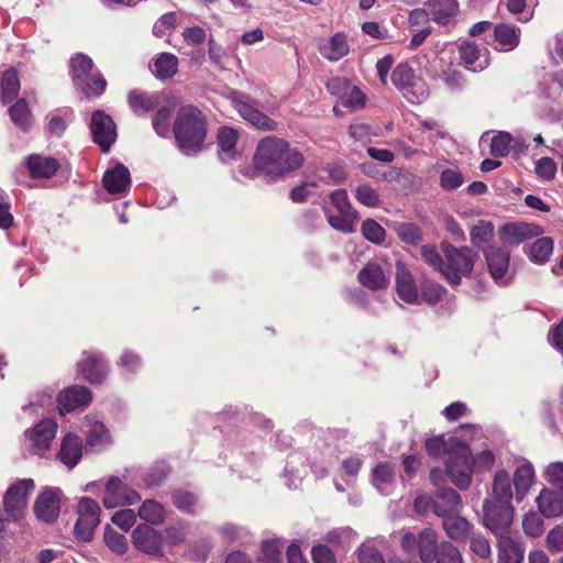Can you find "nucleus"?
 <instances>
[{
    "instance_id": "45",
    "label": "nucleus",
    "mask_w": 563,
    "mask_h": 563,
    "mask_svg": "<svg viewBox=\"0 0 563 563\" xmlns=\"http://www.w3.org/2000/svg\"><path fill=\"white\" fill-rule=\"evenodd\" d=\"M175 104L158 106V110L155 113L152 124L155 132L163 137L169 134L170 117Z\"/></svg>"
},
{
    "instance_id": "19",
    "label": "nucleus",
    "mask_w": 563,
    "mask_h": 563,
    "mask_svg": "<svg viewBox=\"0 0 563 563\" xmlns=\"http://www.w3.org/2000/svg\"><path fill=\"white\" fill-rule=\"evenodd\" d=\"M431 19L440 25L455 23L460 5L456 0H429L426 3Z\"/></svg>"
},
{
    "instance_id": "23",
    "label": "nucleus",
    "mask_w": 563,
    "mask_h": 563,
    "mask_svg": "<svg viewBox=\"0 0 563 563\" xmlns=\"http://www.w3.org/2000/svg\"><path fill=\"white\" fill-rule=\"evenodd\" d=\"M102 181L109 194H122L130 187V172L123 164H117L104 173Z\"/></svg>"
},
{
    "instance_id": "61",
    "label": "nucleus",
    "mask_w": 563,
    "mask_h": 563,
    "mask_svg": "<svg viewBox=\"0 0 563 563\" xmlns=\"http://www.w3.org/2000/svg\"><path fill=\"white\" fill-rule=\"evenodd\" d=\"M331 203L341 214H352L357 216V212L353 209L349 196L345 189L334 190L331 196Z\"/></svg>"
},
{
    "instance_id": "38",
    "label": "nucleus",
    "mask_w": 563,
    "mask_h": 563,
    "mask_svg": "<svg viewBox=\"0 0 563 563\" xmlns=\"http://www.w3.org/2000/svg\"><path fill=\"white\" fill-rule=\"evenodd\" d=\"M178 70V58L172 53H161L154 59V74L159 79L172 78Z\"/></svg>"
},
{
    "instance_id": "3",
    "label": "nucleus",
    "mask_w": 563,
    "mask_h": 563,
    "mask_svg": "<svg viewBox=\"0 0 563 563\" xmlns=\"http://www.w3.org/2000/svg\"><path fill=\"white\" fill-rule=\"evenodd\" d=\"M445 474L459 489H467L472 483V452L467 444L455 438L449 440Z\"/></svg>"
},
{
    "instance_id": "63",
    "label": "nucleus",
    "mask_w": 563,
    "mask_h": 563,
    "mask_svg": "<svg viewBox=\"0 0 563 563\" xmlns=\"http://www.w3.org/2000/svg\"><path fill=\"white\" fill-rule=\"evenodd\" d=\"M172 499L175 507L185 512H190L198 501L195 494L185 490L174 492Z\"/></svg>"
},
{
    "instance_id": "25",
    "label": "nucleus",
    "mask_w": 563,
    "mask_h": 563,
    "mask_svg": "<svg viewBox=\"0 0 563 563\" xmlns=\"http://www.w3.org/2000/svg\"><path fill=\"white\" fill-rule=\"evenodd\" d=\"M82 442L80 438L74 433H67L57 454L58 460L68 468H74L81 459Z\"/></svg>"
},
{
    "instance_id": "58",
    "label": "nucleus",
    "mask_w": 563,
    "mask_h": 563,
    "mask_svg": "<svg viewBox=\"0 0 563 563\" xmlns=\"http://www.w3.org/2000/svg\"><path fill=\"white\" fill-rule=\"evenodd\" d=\"M355 198L360 203L369 208H375L380 203L378 192L368 185H360L355 189Z\"/></svg>"
},
{
    "instance_id": "60",
    "label": "nucleus",
    "mask_w": 563,
    "mask_h": 563,
    "mask_svg": "<svg viewBox=\"0 0 563 563\" xmlns=\"http://www.w3.org/2000/svg\"><path fill=\"white\" fill-rule=\"evenodd\" d=\"M522 528L527 536L531 538L540 537L544 530L543 520L540 515L529 512L523 517Z\"/></svg>"
},
{
    "instance_id": "27",
    "label": "nucleus",
    "mask_w": 563,
    "mask_h": 563,
    "mask_svg": "<svg viewBox=\"0 0 563 563\" xmlns=\"http://www.w3.org/2000/svg\"><path fill=\"white\" fill-rule=\"evenodd\" d=\"M441 518L443 530L451 540L463 542L471 534L473 526L466 518L455 514Z\"/></svg>"
},
{
    "instance_id": "15",
    "label": "nucleus",
    "mask_w": 563,
    "mask_h": 563,
    "mask_svg": "<svg viewBox=\"0 0 563 563\" xmlns=\"http://www.w3.org/2000/svg\"><path fill=\"white\" fill-rule=\"evenodd\" d=\"M134 547L147 554H161L163 538L162 534L145 523L139 525L132 532Z\"/></svg>"
},
{
    "instance_id": "5",
    "label": "nucleus",
    "mask_w": 563,
    "mask_h": 563,
    "mask_svg": "<svg viewBox=\"0 0 563 563\" xmlns=\"http://www.w3.org/2000/svg\"><path fill=\"white\" fill-rule=\"evenodd\" d=\"M445 256L442 275L452 286L461 283L462 276L471 274L474 267L476 254L470 247H455L450 243L441 244Z\"/></svg>"
},
{
    "instance_id": "4",
    "label": "nucleus",
    "mask_w": 563,
    "mask_h": 563,
    "mask_svg": "<svg viewBox=\"0 0 563 563\" xmlns=\"http://www.w3.org/2000/svg\"><path fill=\"white\" fill-rule=\"evenodd\" d=\"M70 74L74 85L87 97H98L106 89L104 77L93 70L92 59L85 54L79 53L70 59Z\"/></svg>"
},
{
    "instance_id": "39",
    "label": "nucleus",
    "mask_w": 563,
    "mask_h": 563,
    "mask_svg": "<svg viewBox=\"0 0 563 563\" xmlns=\"http://www.w3.org/2000/svg\"><path fill=\"white\" fill-rule=\"evenodd\" d=\"M137 515L142 520L151 525H161L166 518L164 506L154 499L144 500Z\"/></svg>"
},
{
    "instance_id": "12",
    "label": "nucleus",
    "mask_w": 563,
    "mask_h": 563,
    "mask_svg": "<svg viewBox=\"0 0 563 563\" xmlns=\"http://www.w3.org/2000/svg\"><path fill=\"white\" fill-rule=\"evenodd\" d=\"M57 423L51 419H43L30 432H26L27 449L32 454L44 455L54 440Z\"/></svg>"
},
{
    "instance_id": "11",
    "label": "nucleus",
    "mask_w": 563,
    "mask_h": 563,
    "mask_svg": "<svg viewBox=\"0 0 563 563\" xmlns=\"http://www.w3.org/2000/svg\"><path fill=\"white\" fill-rule=\"evenodd\" d=\"M89 128L92 141L101 152L108 153L117 140V128L112 118L103 111L97 110L91 114Z\"/></svg>"
},
{
    "instance_id": "52",
    "label": "nucleus",
    "mask_w": 563,
    "mask_h": 563,
    "mask_svg": "<svg viewBox=\"0 0 563 563\" xmlns=\"http://www.w3.org/2000/svg\"><path fill=\"white\" fill-rule=\"evenodd\" d=\"M362 234L372 243L382 244L385 241L384 228L373 219H366L362 223Z\"/></svg>"
},
{
    "instance_id": "30",
    "label": "nucleus",
    "mask_w": 563,
    "mask_h": 563,
    "mask_svg": "<svg viewBox=\"0 0 563 563\" xmlns=\"http://www.w3.org/2000/svg\"><path fill=\"white\" fill-rule=\"evenodd\" d=\"M460 58L465 67L472 71H482L487 68L489 60L482 55L481 48L471 42L463 43L459 49Z\"/></svg>"
},
{
    "instance_id": "36",
    "label": "nucleus",
    "mask_w": 563,
    "mask_h": 563,
    "mask_svg": "<svg viewBox=\"0 0 563 563\" xmlns=\"http://www.w3.org/2000/svg\"><path fill=\"white\" fill-rule=\"evenodd\" d=\"M9 115L14 125L23 132L31 129L33 115L25 99H19L9 108Z\"/></svg>"
},
{
    "instance_id": "48",
    "label": "nucleus",
    "mask_w": 563,
    "mask_h": 563,
    "mask_svg": "<svg viewBox=\"0 0 563 563\" xmlns=\"http://www.w3.org/2000/svg\"><path fill=\"white\" fill-rule=\"evenodd\" d=\"M434 563H463V556L452 542L442 541L434 555Z\"/></svg>"
},
{
    "instance_id": "21",
    "label": "nucleus",
    "mask_w": 563,
    "mask_h": 563,
    "mask_svg": "<svg viewBox=\"0 0 563 563\" xmlns=\"http://www.w3.org/2000/svg\"><path fill=\"white\" fill-rule=\"evenodd\" d=\"M396 291L397 296L407 303H418L419 301V294L415 279L401 263L397 264Z\"/></svg>"
},
{
    "instance_id": "14",
    "label": "nucleus",
    "mask_w": 563,
    "mask_h": 563,
    "mask_svg": "<svg viewBox=\"0 0 563 563\" xmlns=\"http://www.w3.org/2000/svg\"><path fill=\"white\" fill-rule=\"evenodd\" d=\"M62 492L58 488H45L36 498L34 511L38 520L52 523L60 511Z\"/></svg>"
},
{
    "instance_id": "29",
    "label": "nucleus",
    "mask_w": 563,
    "mask_h": 563,
    "mask_svg": "<svg viewBox=\"0 0 563 563\" xmlns=\"http://www.w3.org/2000/svg\"><path fill=\"white\" fill-rule=\"evenodd\" d=\"M395 465L382 462L372 472V483L383 495H389L395 486Z\"/></svg>"
},
{
    "instance_id": "18",
    "label": "nucleus",
    "mask_w": 563,
    "mask_h": 563,
    "mask_svg": "<svg viewBox=\"0 0 563 563\" xmlns=\"http://www.w3.org/2000/svg\"><path fill=\"white\" fill-rule=\"evenodd\" d=\"M78 371L91 384L101 383L107 376V366L102 357L96 353L84 352Z\"/></svg>"
},
{
    "instance_id": "49",
    "label": "nucleus",
    "mask_w": 563,
    "mask_h": 563,
    "mask_svg": "<svg viewBox=\"0 0 563 563\" xmlns=\"http://www.w3.org/2000/svg\"><path fill=\"white\" fill-rule=\"evenodd\" d=\"M417 77L413 69L406 63L398 64L391 73V82L401 92Z\"/></svg>"
},
{
    "instance_id": "51",
    "label": "nucleus",
    "mask_w": 563,
    "mask_h": 563,
    "mask_svg": "<svg viewBox=\"0 0 563 563\" xmlns=\"http://www.w3.org/2000/svg\"><path fill=\"white\" fill-rule=\"evenodd\" d=\"M104 542L108 548L118 554H123L128 550V542L124 534L107 526L103 533Z\"/></svg>"
},
{
    "instance_id": "34",
    "label": "nucleus",
    "mask_w": 563,
    "mask_h": 563,
    "mask_svg": "<svg viewBox=\"0 0 563 563\" xmlns=\"http://www.w3.org/2000/svg\"><path fill=\"white\" fill-rule=\"evenodd\" d=\"M440 548L438 533L431 528H424L419 532L418 552L422 563H434V555Z\"/></svg>"
},
{
    "instance_id": "35",
    "label": "nucleus",
    "mask_w": 563,
    "mask_h": 563,
    "mask_svg": "<svg viewBox=\"0 0 563 563\" xmlns=\"http://www.w3.org/2000/svg\"><path fill=\"white\" fill-rule=\"evenodd\" d=\"M534 481V470L531 463L525 462L514 474V486L518 500H521Z\"/></svg>"
},
{
    "instance_id": "41",
    "label": "nucleus",
    "mask_w": 563,
    "mask_h": 563,
    "mask_svg": "<svg viewBox=\"0 0 563 563\" xmlns=\"http://www.w3.org/2000/svg\"><path fill=\"white\" fill-rule=\"evenodd\" d=\"M86 443L95 451L102 450L110 443V433L102 422L95 421L90 424Z\"/></svg>"
},
{
    "instance_id": "64",
    "label": "nucleus",
    "mask_w": 563,
    "mask_h": 563,
    "mask_svg": "<svg viewBox=\"0 0 563 563\" xmlns=\"http://www.w3.org/2000/svg\"><path fill=\"white\" fill-rule=\"evenodd\" d=\"M168 470L165 464H157L142 474V481L146 487L159 485L167 476Z\"/></svg>"
},
{
    "instance_id": "20",
    "label": "nucleus",
    "mask_w": 563,
    "mask_h": 563,
    "mask_svg": "<svg viewBox=\"0 0 563 563\" xmlns=\"http://www.w3.org/2000/svg\"><path fill=\"white\" fill-rule=\"evenodd\" d=\"M319 53L330 62H338L350 53L347 35L336 32L319 44Z\"/></svg>"
},
{
    "instance_id": "8",
    "label": "nucleus",
    "mask_w": 563,
    "mask_h": 563,
    "mask_svg": "<svg viewBox=\"0 0 563 563\" xmlns=\"http://www.w3.org/2000/svg\"><path fill=\"white\" fill-rule=\"evenodd\" d=\"M78 519L74 527V533L78 540L88 542L92 539L95 529L100 521V506L89 497H82L78 503Z\"/></svg>"
},
{
    "instance_id": "24",
    "label": "nucleus",
    "mask_w": 563,
    "mask_h": 563,
    "mask_svg": "<svg viewBox=\"0 0 563 563\" xmlns=\"http://www.w3.org/2000/svg\"><path fill=\"white\" fill-rule=\"evenodd\" d=\"M461 496L452 488H441L434 496V514L444 517L460 511Z\"/></svg>"
},
{
    "instance_id": "47",
    "label": "nucleus",
    "mask_w": 563,
    "mask_h": 563,
    "mask_svg": "<svg viewBox=\"0 0 563 563\" xmlns=\"http://www.w3.org/2000/svg\"><path fill=\"white\" fill-rule=\"evenodd\" d=\"M394 229H395V232L397 233L398 238L407 244L416 245L422 239L421 230L415 223H408V222L395 223Z\"/></svg>"
},
{
    "instance_id": "32",
    "label": "nucleus",
    "mask_w": 563,
    "mask_h": 563,
    "mask_svg": "<svg viewBox=\"0 0 563 563\" xmlns=\"http://www.w3.org/2000/svg\"><path fill=\"white\" fill-rule=\"evenodd\" d=\"M26 165L33 178H51L59 168L55 158L41 155H30Z\"/></svg>"
},
{
    "instance_id": "1",
    "label": "nucleus",
    "mask_w": 563,
    "mask_h": 563,
    "mask_svg": "<svg viewBox=\"0 0 563 563\" xmlns=\"http://www.w3.org/2000/svg\"><path fill=\"white\" fill-rule=\"evenodd\" d=\"M303 162L302 154L283 139L267 136L256 147L255 167L271 177H280L298 169Z\"/></svg>"
},
{
    "instance_id": "26",
    "label": "nucleus",
    "mask_w": 563,
    "mask_h": 563,
    "mask_svg": "<svg viewBox=\"0 0 563 563\" xmlns=\"http://www.w3.org/2000/svg\"><path fill=\"white\" fill-rule=\"evenodd\" d=\"M357 279L364 287L372 290L383 289L388 286V277L382 265L376 262L367 263L358 272Z\"/></svg>"
},
{
    "instance_id": "9",
    "label": "nucleus",
    "mask_w": 563,
    "mask_h": 563,
    "mask_svg": "<svg viewBox=\"0 0 563 563\" xmlns=\"http://www.w3.org/2000/svg\"><path fill=\"white\" fill-rule=\"evenodd\" d=\"M124 479L128 477L112 476L108 479L102 497V504L107 509L131 506L141 500V495L131 488Z\"/></svg>"
},
{
    "instance_id": "31",
    "label": "nucleus",
    "mask_w": 563,
    "mask_h": 563,
    "mask_svg": "<svg viewBox=\"0 0 563 563\" xmlns=\"http://www.w3.org/2000/svg\"><path fill=\"white\" fill-rule=\"evenodd\" d=\"M128 102L135 114L143 115L161 106V95L132 90L129 92Z\"/></svg>"
},
{
    "instance_id": "22",
    "label": "nucleus",
    "mask_w": 563,
    "mask_h": 563,
    "mask_svg": "<svg viewBox=\"0 0 563 563\" xmlns=\"http://www.w3.org/2000/svg\"><path fill=\"white\" fill-rule=\"evenodd\" d=\"M536 503L543 517L556 518L563 514V496L560 492L543 488L536 498Z\"/></svg>"
},
{
    "instance_id": "43",
    "label": "nucleus",
    "mask_w": 563,
    "mask_h": 563,
    "mask_svg": "<svg viewBox=\"0 0 563 563\" xmlns=\"http://www.w3.org/2000/svg\"><path fill=\"white\" fill-rule=\"evenodd\" d=\"M69 109L56 110L46 117V132L56 137H60L67 129V120L70 115Z\"/></svg>"
},
{
    "instance_id": "42",
    "label": "nucleus",
    "mask_w": 563,
    "mask_h": 563,
    "mask_svg": "<svg viewBox=\"0 0 563 563\" xmlns=\"http://www.w3.org/2000/svg\"><path fill=\"white\" fill-rule=\"evenodd\" d=\"M1 93L0 98L2 103L11 102L20 90V81L18 74L13 69L5 70L0 80Z\"/></svg>"
},
{
    "instance_id": "33",
    "label": "nucleus",
    "mask_w": 563,
    "mask_h": 563,
    "mask_svg": "<svg viewBox=\"0 0 563 563\" xmlns=\"http://www.w3.org/2000/svg\"><path fill=\"white\" fill-rule=\"evenodd\" d=\"M525 549L512 538L500 536L498 538V563H522Z\"/></svg>"
},
{
    "instance_id": "17",
    "label": "nucleus",
    "mask_w": 563,
    "mask_h": 563,
    "mask_svg": "<svg viewBox=\"0 0 563 563\" xmlns=\"http://www.w3.org/2000/svg\"><path fill=\"white\" fill-rule=\"evenodd\" d=\"M485 258L494 280L499 285L508 284L510 280V278L507 277L510 258L509 253L500 247L489 246L485 251Z\"/></svg>"
},
{
    "instance_id": "16",
    "label": "nucleus",
    "mask_w": 563,
    "mask_h": 563,
    "mask_svg": "<svg viewBox=\"0 0 563 563\" xmlns=\"http://www.w3.org/2000/svg\"><path fill=\"white\" fill-rule=\"evenodd\" d=\"M91 401V393L84 386L65 388L57 397V406L60 415L87 407Z\"/></svg>"
},
{
    "instance_id": "56",
    "label": "nucleus",
    "mask_w": 563,
    "mask_h": 563,
    "mask_svg": "<svg viewBox=\"0 0 563 563\" xmlns=\"http://www.w3.org/2000/svg\"><path fill=\"white\" fill-rule=\"evenodd\" d=\"M464 183V177L461 170L456 168L443 169L440 174V186L444 190H454L461 187Z\"/></svg>"
},
{
    "instance_id": "28",
    "label": "nucleus",
    "mask_w": 563,
    "mask_h": 563,
    "mask_svg": "<svg viewBox=\"0 0 563 563\" xmlns=\"http://www.w3.org/2000/svg\"><path fill=\"white\" fill-rule=\"evenodd\" d=\"M521 31L518 26L500 23L495 26L494 37L496 47L503 52H509L515 49L520 43Z\"/></svg>"
},
{
    "instance_id": "37",
    "label": "nucleus",
    "mask_w": 563,
    "mask_h": 563,
    "mask_svg": "<svg viewBox=\"0 0 563 563\" xmlns=\"http://www.w3.org/2000/svg\"><path fill=\"white\" fill-rule=\"evenodd\" d=\"M238 132L229 126H222L218 132V145L220 147V158L231 161L235 157V144Z\"/></svg>"
},
{
    "instance_id": "2",
    "label": "nucleus",
    "mask_w": 563,
    "mask_h": 563,
    "mask_svg": "<svg viewBox=\"0 0 563 563\" xmlns=\"http://www.w3.org/2000/svg\"><path fill=\"white\" fill-rule=\"evenodd\" d=\"M173 133L183 154L196 155L202 150L207 135L205 115L195 106L180 107L174 121Z\"/></svg>"
},
{
    "instance_id": "54",
    "label": "nucleus",
    "mask_w": 563,
    "mask_h": 563,
    "mask_svg": "<svg viewBox=\"0 0 563 563\" xmlns=\"http://www.w3.org/2000/svg\"><path fill=\"white\" fill-rule=\"evenodd\" d=\"M512 136L508 132H499L490 142V154L495 157H504L509 153Z\"/></svg>"
},
{
    "instance_id": "6",
    "label": "nucleus",
    "mask_w": 563,
    "mask_h": 563,
    "mask_svg": "<svg viewBox=\"0 0 563 563\" xmlns=\"http://www.w3.org/2000/svg\"><path fill=\"white\" fill-rule=\"evenodd\" d=\"M515 509L507 501L486 498L483 503V525L495 536H506L514 521Z\"/></svg>"
},
{
    "instance_id": "13",
    "label": "nucleus",
    "mask_w": 563,
    "mask_h": 563,
    "mask_svg": "<svg viewBox=\"0 0 563 563\" xmlns=\"http://www.w3.org/2000/svg\"><path fill=\"white\" fill-rule=\"evenodd\" d=\"M543 233L540 225L522 221L507 222L499 229L500 240L504 244L515 246Z\"/></svg>"
},
{
    "instance_id": "40",
    "label": "nucleus",
    "mask_w": 563,
    "mask_h": 563,
    "mask_svg": "<svg viewBox=\"0 0 563 563\" xmlns=\"http://www.w3.org/2000/svg\"><path fill=\"white\" fill-rule=\"evenodd\" d=\"M493 500L507 501L511 504L514 496L510 477L507 472L499 471L495 474L493 481Z\"/></svg>"
},
{
    "instance_id": "57",
    "label": "nucleus",
    "mask_w": 563,
    "mask_h": 563,
    "mask_svg": "<svg viewBox=\"0 0 563 563\" xmlns=\"http://www.w3.org/2000/svg\"><path fill=\"white\" fill-rule=\"evenodd\" d=\"M543 476L563 496V462L550 463L544 470Z\"/></svg>"
},
{
    "instance_id": "59",
    "label": "nucleus",
    "mask_w": 563,
    "mask_h": 563,
    "mask_svg": "<svg viewBox=\"0 0 563 563\" xmlns=\"http://www.w3.org/2000/svg\"><path fill=\"white\" fill-rule=\"evenodd\" d=\"M327 217L329 224L334 230L345 234L354 232V221L357 219V216L339 213L338 216L328 214Z\"/></svg>"
},
{
    "instance_id": "46",
    "label": "nucleus",
    "mask_w": 563,
    "mask_h": 563,
    "mask_svg": "<svg viewBox=\"0 0 563 563\" xmlns=\"http://www.w3.org/2000/svg\"><path fill=\"white\" fill-rule=\"evenodd\" d=\"M553 252V241L550 238H540L530 249V258L538 264L545 263Z\"/></svg>"
},
{
    "instance_id": "7",
    "label": "nucleus",
    "mask_w": 563,
    "mask_h": 563,
    "mask_svg": "<svg viewBox=\"0 0 563 563\" xmlns=\"http://www.w3.org/2000/svg\"><path fill=\"white\" fill-rule=\"evenodd\" d=\"M34 487V481L31 478L20 479L9 487L3 497V511L7 520H18L23 516L27 496Z\"/></svg>"
},
{
    "instance_id": "62",
    "label": "nucleus",
    "mask_w": 563,
    "mask_h": 563,
    "mask_svg": "<svg viewBox=\"0 0 563 563\" xmlns=\"http://www.w3.org/2000/svg\"><path fill=\"white\" fill-rule=\"evenodd\" d=\"M365 95L356 86H351L347 93L341 99V104L351 110H358L365 106Z\"/></svg>"
},
{
    "instance_id": "50",
    "label": "nucleus",
    "mask_w": 563,
    "mask_h": 563,
    "mask_svg": "<svg viewBox=\"0 0 563 563\" xmlns=\"http://www.w3.org/2000/svg\"><path fill=\"white\" fill-rule=\"evenodd\" d=\"M494 225L489 221H479L476 225H474L471 230V241L477 246L482 247L486 244L493 236Z\"/></svg>"
},
{
    "instance_id": "10",
    "label": "nucleus",
    "mask_w": 563,
    "mask_h": 563,
    "mask_svg": "<svg viewBox=\"0 0 563 563\" xmlns=\"http://www.w3.org/2000/svg\"><path fill=\"white\" fill-rule=\"evenodd\" d=\"M232 102L239 114L252 125L265 131H274L276 129L277 123L260 111L257 101L251 96L235 92L233 93Z\"/></svg>"
},
{
    "instance_id": "44",
    "label": "nucleus",
    "mask_w": 563,
    "mask_h": 563,
    "mask_svg": "<svg viewBox=\"0 0 563 563\" xmlns=\"http://www.w3.org/2000/svg\"><path fill=\"white\" fill-rule=\"evenodd\" d=\"M401 93L409 102L419 104L429 97V88L427 82L417 76Z\"/></svg>"
},
{
    "instance_id": "53",
    "label": "nucleus",
    "mask_w": 563,
    "mask_h": 563,
    "mask_svg": "<svg viewBox=\"0 0 563 563\" xmlns=\"http://www.w3.org/2000/svg\"><path fill=\"white\" fill-rule=\"evenodd\" d=\"M284 542L279 539L266 540L262 543L263 561L265 563H279Z\"/></svg>"
},
{
    "instance_id": "55",
    "label": "nucleus",
    "mask_w": 563,
    "mask_h": 563,
    "mask_svg": "<svg viewBox=\"0 0 563 563\" xmlns=\"http://www.w3.org/2000/svg\"><path fill=\"white\" fill-rule=\"evenodd\" d=\"M446 295V290L440 284L426 282L421 286V298L429 305H435Z\"/></svg>"
}]
</instances>
